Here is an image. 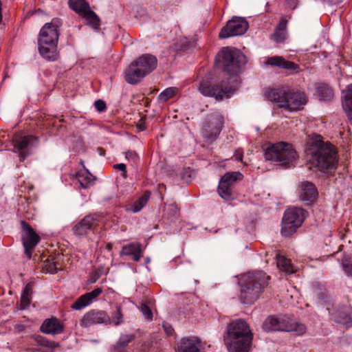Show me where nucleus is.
Wrapping results in <instances>:
<instances>
[{"label":"nucleus","mask_w":352,"mask_h":352,"mask_svg":"<svg viewBox=\"0 0 352 352\" xmlns=\"http://www.w3.org/2000/svg\"><path fill=\"white\" fill-rule=\"evenodd\" d=\"M164 189L166 190V186L164 184H159V190Z\"/></svg>","instance_id":"603ef678"},{"label":"nucleus","mask_w":352,"mask_h":352,"mask_svg":"<svg viewBox=\"0 0 352 352\" xmlns=\"http://www.w3.org/2000/svg\"><path fill=\"white\" fill-rule=\"evenodd\" d=\"M38 142V138L33 135H25L23 132L16 133L12 138L14 152L19 154L21 161L30 155V150Z\"/></svg>","instance_id":"f8f14e48"},{"label":"nucleus","mask_w":352,"mask_h":352,"mask_svg":"<svg viewBox=\"0 0 352 352\" xmlns=\"http://www.w3.org/2000/svg\"><path fill=\"white\" fill-rule=\"evenodd\" d=\"M21 238L24 248V252L28 258H31L33 250L41 241V237L25 221H21Z\"/></svg>","instance_id":"ddd939ff"},{"label":"nucleus","mask_w":352,"mask_h":352,"mask_svg":"<svg viewBox=\"0 0 352 352\" xmlns=\"http://www.w3.org/2000/svg\"><path fill=\"white\" fill-rule=\"evenodd\" d=\"M102 292L101 287H97L90 292H87L80 296L71 306L75 310H80L90 305L93 300Z\"/></svg>","instance_id":"412c9836"},{"label":"nucleus","mask_w":352,"mask_h":352,"mask_svg":"<svg viewBox=\"0 0 352 352\" xmlns=\"http://www.w3.org/2000/svg\"><path fill=\"white\" fill-rule=\"evenodd\" d=\"M101 216L98 214H89L82 218L73 227V232L76 236H82L87 234L89 232H94L101 219Z\"/></svg>","instance_id":"dca6fc26"},{"label":"nucleus","mask_w":352,"mask_h":352,"mask_svg":"<svg viewBox=\"0 0 352 352\" xmlns=\"http://www.w3.org/2000/svg\"><path fill=\"white\" fill-rule=\"evenodd\" d=\"M115 308V310L111 313V316H109V322H107V325L113 324L114 326H119L123 323L122 305L116 304Z\"/></svg>","instance_id":"f704fd0d"},{"label":"nucleus","mask_w":352,"mask_h":352,"mask_svg":"<svg viewBox=\"0 0 352 352\" xmlns=\"http://www.w3.org/2000/svg\"><path fill=\"white\" fill-rule=\"evenodd\" d=\"M107 248H108L109 249H110V248H111V245H107Z\"/></svg>","instance_id":"6e6d98bb"},{"label":"nucleus","mask_w":352,"mask_h":352,"mask_svg":"<svg viewBox=\"0 0 352 352\" xmlns=\"http://www.w3.org/2000/svg\"><path fill=\"white\" fill-rule=\"evenodd\" d=\"M109 322V316L102 310L91 309L87 312L80 321L82 327H89L96 324H105Z\"/></svg>","instance_id":"f3484780"},{"label":"nucleus","mask_w":352,"mask_h":352,"mask_svg":"<svg viewBox=\"0 0 352 352\" xmlns=\"http://www.w3.org/2000/svg\"><path fill=\"white\" fill-rule=\"evenodd\" d=\"M223 122V117L219 112L208 115L202 124L201 130L202 137L207 142H212L216 140L222 130Z\"/></svg>","instance_id":"9b49d317"},{"label":"nucleus","mask_w":352,"mask_h":352,"mask_svg":"<svg viewBox=\"0 0 352 352\" xmlns=\"http://www.w3.org/2000/svg\"><path fill=\"white\" fill-rule=\"evenodd\" d=\"M76 178L84 189L89 188L94 184L95 177L88 170L78 172Z\"/></svg>","instance_id":"2f4dec72"},{"label":"nucleus","mask_w":352,"mask_h":352,"mask_svg":"<svg viewBox=\"0 0 352 352\" xmlns=\"http://www.w3.org/2000/svg\"><path fill=\"white\" fill-rule=\"evenodd\" d=\"M193 174V170L190 167L184 168L181 172V178L186 182H189Z\"/></svg>","instance_id":"37998d69"},{"label":"nucleus","mask_w":352,"mask_h":352,"mask_svg":"<svg viewBox=\"0 0 352 352\" xmlns=\"http://www.w3.org/2000/svg\"><path fill=\"white\" fill-rule=\"evenodd\" d=\"M342 266L344 273L348 276L352 277V261L350 258H344L342 261Z\"/></svg>","instance_id":"79ce46f5"},{"label":"nucleus","mask_w":352,"mask_h":352,"mask_svg":"<svg viewBox=\"0 0 352 352\" xmlns=\"http://www.w3.org/2000/svg\"><path fill=\"white\" fill-rule=\"evenodd\" d=\"M243 174L239 171L228 172L224 174L218 185L217 190L219 196L227 201L234 199L232 194V185L236 182L243 179Z\"/></svg>","instance_id":"4468645a"},{"label":"nucleus","mask_w":352,"mask_h":352,"mask_svg":"<svg viewBox=\"0 0 352 352\" xmlns=\"http://www.w3.org/2000/svg\"><path fill=\"white\" fill-rule=\"evenodd\" d=\"M142 244L139 242L124 245L121 251V256H131L134 261H139L142 256Z\"/></svg>","instance_id":"393cba45"},{"label":"nucleus","mask_w":352,"mask_h":352,"mask_svg":"<svg viewBox=\"0 0 352 352\" xmlns=\"http://www.w3.org/2000/svg\"><path fill=\"white\" fill-rule=\"evenodd\" d=\"M199 91L206 97L214 98L217 100H222L225 96L234 91L228 80H221L217 83H212L207 80H202L199 82Z\"/></svg>","instance_id":"9d476101"},{"label":"nucleus","mask_w":352,"mask_h":352,"mask_svg":"<svg viewBox=\"0 0 352 352\" xmlns=\"http://www.w3.org/2000/svg\"><path fill=\"white\" fill-rule=\"evenodd\" d=\"M237 160L241 161L242 160V157H237Z\"/></svg>","instance_id":"864d4df0"},{"label":"nucleus","mask_w":352,"mask_h":352,"mask_svg":"<svg viewBox=\"0 0 352 352\" xmlns=\"http://www.w3.org/2000/svg\"><path fill=\"white\" fill-rule=\"evenodd\" d=\"M309 154L310 164L318 170L324 173L336 169L338 164L336 148L332 144L323 142L320 135L310 144Z\"/></svg>","instance_id":"7ed1b4c3"},{"label":"nucleus","mask_w":352,"mask_h":352,"mask_svg":"<svg viewBox=\"0 0 352 352\" xmlns=\"http://www.w3.org/2000/svg\"><path fill=\"white\" fill-rule=\"evenodd\" d=\"M252 340L253 333L245 320L236 319L228 324L223 341L229 352H249Z\"/></svg>","instance_id":"f257e3e1"},{"label":"nucleus","mask_w":352,"mask_h":352,"mask_svg":"<svg viewBox=\"0 0 352 352\" xmlns=\"http://www.w3.org/2000/svg\"><path fill=\"white\" fill-rule=\"evenodd\" d=\"M245 62V56L239 50L230 47H222L215 58L216 67L230 76L240 73Z\"/></svg>","instance_id":"423d86ee"},{"label":"nucleus","mask_w":352,"mask_h":352,"mask_svg":"<svg viewBox=\"0 0 352 352\" xmlns=\"http://www.w3.org/2000/svg\"><path fill=\"white\" fill-rule=\"evenodd\" d=\"M332 316L337 323L343 324L346 328L352 327V310L340 309Z\"/></svg>","instance_id":"cd10ccee"},{"label":"nucleus","mask_w":352,"mask_h":352,"mask_svg":"<svg viewBox=\"0 0 352 352\" xmlns=\"http://www.w3.org/2000/svg\"><path fill=\"white\" fill-rule=\"evenodd\" d=\"M134 338L135 336L133 334H122L117 342L126 349L129 344L134 340Z\"/></svg>","instance_id":"a19ab883"},{"label":"nucleus","mask_w":352,"mask_h":352,"mask_svg":"<svg viewBox=\"0 0 352 352\" xmlns=\"http://www.w3.org/2000/svg\"><path fill=\"white\" fill-rule=\"evenodd\" d=\"M248 28V23L245 19L234 16L229 20L226 25L221 29L219 37L227 38L231 36L243 34Z\"/></svg>","instance_id":"2eb2a0df"},{"label":"nucleus","mask_w":352,"mask_h":352,"mask_svg":"<svg viewBox=\"0 0 352 352\" xmlns=\"http://www.w3.org/2000/svg\"><path fill=\"white\" fill-rule=\"evenodd\" d=\"M330 5H337L341 3L343 0H327Z\"/></svg>","instance_id":"3c124183"},{"label":"nucleus","mask_w":352,"mask_h":352,"mask_svg":"<svg viewBox=\"0 0 352 352\" xmlns=\"http://www.w3.org/2000/svg\"><path fill=\"white\" fill-rule=\"evenodd\" d=\"M265 64L287 70L295 71L299 69V65L294 62L287 60L283 56H274L268 58L265 61Z\"/></svg>","instance_id":"b1692460"},{"label":"nucleus","mask_w":352,"mask_h":352,"mask_svg":"<svg viewBox=\"0 0 352 352\" xmlns=\"http://www.w3.org/2000/svg\"><path fill=\"white\" fill-rule=\"evenodd\" d=\"M134 62L137 65L143 69L147 74L153 71L157 64V58L150 54H144L137 58Z\"/></svg>","instance_id":"5701e85b"},{"label":"nucleus","mask_w":352,"mask_h":352,"mask_svg":"<svg viewBox=\"0 0 352 352\" xmlns=\"http://www.w3.org/2000/svg\"><path fill=\"white\" fill-rule=\"evenodd\" d=\"M139 309L142 314L144 318L148 321H152L153 318V312L151 308L146 302H142L139 307Z\"/></svg>","instance_id":"58836bf2"},{"label":"nucleus","mask_w":352,"mask_h":352,"mask_svg":"<svg viewBox=\"0 0 352 352\" xmlns=\"http://www.w3.org/2000/svg\"><path fill=\"white\" fill-rule=\"evenodd\" d=\"M307 212L301 208L287 210L282 220L281 234L288 236L296 232L303 223Z\"/></svg>","instance_id":"1a4fd4ad"},{"label":"nucleus","mask_w":352,"mask_h":352,"mask_svg":"<svg viewBox=\"0 0 352 352\" xmlns=\"http://www.w3.org/2000/svg\"><path fill=\"white\" fill-rule=\"evenodd\" d=\"M63 330L64 324L55 317L45 319L40 327V331L45 334L57 335Z\"/></svg>","instance_id":"aec40b11"},{"label":"nucleus","mask_w":352,"mask_h":352,"mask_svg":"<svg viewBox=\"0 0 352 352\" xmlns=\"http://www.w3.org/2000/svg\"><path fill=\"white\" fill-rule=\"evenodd\" d=\"M85 20V25L91 27L94 30L98 31L100 27L99 16L90 8L82 16Z\"/></svg>","instance_id":"c85d7f7f"},{"label":"nucleus","mask_w":352,"mask_h":352,"mask_svg":"<svg viewBox=\"0 0 352 352\" xmlns=\"http://www.w3.org/2000/svg\"><path fill=\"white\" fill-rule=\"evenodd\" d=\"M166 212L169 217L177 218L179 214V208L176 204L173 203L167 206Z\"/></svg>","instance_id":"ea45409f"},{"label":"nucleus","mask_w":352,"mask_h":352,"mask_svg":"<svg viewBox=\"0 0 352 352\" xmlns=\"http://www.w3.org/2000/svg\"><path fill=\"white\" fill-rule=\"evenodd\" d=\"M149 262H150V258H146V263H149Z\"/></svg>","instance_id":"5fc2aeb1"},{"label":"nucleus","mask_w":352,"mask_h":352,"mask_svg":"<svg viewBox=\"0 0 352 352\" xmlns=\"http://www.w3.org/2000/svg\"><path fill=\"white\" fill-rule=\"evenodd\" d=\"M111 352H126V349L116 342L111 349Z\"/></svg>","instance_id":"de8ad7c7"},{"label":"nucleus","mask_w":352,"mask_h":352,"mask_svg":"<svg viewBox=\"0 0 352 352\" xmlns=\"http://www.w3.org/2000/svg\"><path fill=\"white\" fill-rule=\"evenodd\" d=\"M201 341L196 336L183 338L177 344V352H200Z\"/></svg>","instance_id":"6ab92c4d"},{"label":"nucleus","mask_w":352,"mask_h":352,"mask_svg":"<svg viewBox=\"0 0 352 352\" xmlns=\"http://www.w3.org/2000/svg\"><path fill=\"white\" fill-rule=\"evenodd\" d=\"M33 339L36 343V345L39 346L38 351L40 352H54L56 348L60 346L58 342L49 340L47 338L41 335L34 336Z\"/></svg>","instance_id":"a878e982"},{"label":"nucleus","mask_w":352,"mask_h":352,"mask_svg":"<svg viewBox=\"0 0 352 352\" xmlns=\"http://www.w3.org/2000/svg\"><path fill=\"white\" fill-rule=\"evenodd\" d=\"M46 272L50 274H55L57 272V266L54 262H47L45 264Z\"/></svg>","instance_id":"c03bdc74"},{"label":"nucleus","mask_w":352,"mask_h":352,"mask_svg":"<svg viewBox=\"0 0 352 352\" xmlns=\"http://www.w3.org/2000/svg\"><path fill=\"white\" fill-rule=\"evenodd\" d=\"M287 21L284 17L281 18L270 38L278 43L285 42L287 38Z\"/></svg>","instance_id":"bb28decb"},{"label":"nucleus","mask_w":352,"mask_h":352,"mask_svg":"<svg viewBox=\"0 0 352 352\" xmlns=\"http://www.w3.org/2000/svg\"><path fill=\"white\" fill-rule=\"evenodd\" d=\"M94 106L98 112H104L107 109V105L102 100H97L94 102Z\"/></svg>","instance_id":"a18cd8bd"},{"label":"nucleus","mask_w":352,"mask_h":352,"mask_svg":"<svg viewBox=\"0 0 352 352\" xmlns=\"http://www.w3.org/2000/svg\"><path fill=\"white\" fill-rule=\"evenodd\" d=\"M263 329L265 332L285 331L294 332L297 336L303 335L307 330L305 324L294 322L287 315H270L264 320Z\"/></svg>","instance_id":"0eeeda50"},{"label":"nucleus","mask_w":352,"mask_h":352,"mask_svg":"<svg viewBox=\"0 0 352 352\" xmlns=\"http://www.w3.org/2000/svg\"><path fill=\"white\" fill-rule=\"evenodd\" d=\"M69 7L82 16L90 8L85 0H69Z\"/></svg>","instance_id":"72a5a7b5"},{"label":"nucleus","mask_w":352,"mask_h":352,"mask_svg":"<svg viewBox=\"0 0 352 352\" xmlns=\"http://www.w3.org/2000/svg\"><path fill=\"white\" fill-rule=\"evenodd\" d=\"M317 96L320 100L330 101L333 97L331 88L326 84H320L316 88Z\"/></svg>","instance_id":"e433bc0d"},{"label":"nucleus","mask_w":352,"mask_h":352,"mask_svg":"<svg viewBox=\"0 0 352 352\" xmlns=\"http://www.w3.org/2000/svg\"><path fill=\"white\" fill-rule=\"evenodd\" d=\"M265 95L270 101L279 103L280 107L292 111L301 109L307 102V98L303 92L294 91L285 87L270 89Z\"/></svg>","instance_id":"39448f33"},{"label":"nucleus","mask_w":352,"mask_h":352,"mask_svg":"<svg viewBox=\"0 0 352 352\" xmlns=\"http://www.w3.org/2000/svg\"><path fill=\"white\" fill-rule=\"evenodd\" d=\"M176 93L175 87H168L164 89L158 96V100L160 102H164L173 98Z\"/></svg>","instance_id":"4c0bfd02"},{"label":"nucleus","mask_w":352,"mask_h":352,"mask_svg":"<svg viewBox=\"0 0 352 352\" xmlns=\"http://www.w3.org/2000/svg\"><path fill=\"white\" fill-rule=\"evenodd\" d=\"M267 160L280 162L287 166L293 163L297 157V153L292 145L283 142H277L269 146L265 151Z\"/></svg>","instance_id":"6e6552de"},{"label":"nucleus","mask_w":352,"mask_h":352,"mask_svg":"<svg viewBox=\"0 0 352 352\" xmlns=\"http://www.w3.org/2000/svg\"><path fill=\"white\" fill-rule=\"evenodd\" d=\"M62 25L61 19L54 18L50 23H45L39 32L38 52L41 56L47 61L53 62L58 59V42Z\"/></svg>","instance_id":"f03ea898"},{"label":"nucleus","mask_w":352,"mask_h":352,"mask_svg":"<svg viewBox=\"0 0 352 352\" xmlns=\"http://www.w3.org/2000/svg\"><path fill=\"white\" fill-rule=\"evenodd\" d=\"M113 168L122 171V177L126 178V177H127L126 176V166L124 164L120 163V164H114Z\"/></svg>","instance_id":"49530a36"},{"label":"nucleus","mask_w":352,"mask_h":352,"mask_svg":"<svg viewBox=\"0 0 352 352\" xmlns=\"http://www.w3.org/2000/svg\"><path fill=\"white\" fill-rule=\"evenodd\" d=\"M298 196L301 201L311 204L317 199L318 192L314 184L304 181L299 184Z\"/></svg>","instance_id":"a211bd4d"},{"label":"nucleus","mask_w":352,"mask_h":352,"mask_svg":"<svg viewBox=\"0 0 352 352\" xmlns=\"http://www.w3.org/2000/svg\"><path fill=\"white\" fill-rule=\"evenodd\" d=\"M163 328L164 331L168 336H172L174 333V329L172 327V326L166 322L163 324Z\"/></svg>","instance_id":"09e8293b"},{"label":"nucleus","mask_w":352,"mask_h":352,"mask_svg":"<svg viewBox=\"0 0 352 352\" xmlns=\"http://www.w3.org/2000/svg\"><path fill=\"white\" fill-rule=\"evenodd\" d=\"M344 100L342 102L343 109L347 114L352 124V84L346 87L343 91Z\"/></svg>","instance_id":"7c9ffc66"},{"label":"nucleus","mask_w":352,"mask_h":352,"mask_svg":"<svg viewBox=\"0 0 352 352\" xmlns=\"http://www.w3.org/2000/svg\"><path fill=\"white\" fill-rule=\"evenodd\" d=\"M277 267L286 273H294L293 267L290 260L287 259L285 256L281 255L279 252L276 254Z\"/></svg>","instance_id":"c9c22d12"},{"label":"nucleus","mask_w":352,"mask_h":352,"mask_svg":"<svg viewBox=\"0 0 352 352\" xmlns=\"http://www.w3.org/2000/svg\"><path fill=\"white\" fill-rule=\"evenodd\" d=\"M146 75L148 74L133 61L125 71L124 78L128 83L135 85L140 82Z\"/></svg>","instance_id":"4be33fe9"},{"label":"nucleus","mask_w":352,"mask_h":352,"mask_svg":"<svg viewBox=\"0 0 352 352\" xmlns=\"http://www.w3.org/2000/svg\"><path fill=\"white\" fill-rule=\"evenodd\" d=\"M125 157L127 160L135 161L138 159V155L135 151H128L125 152Z\"/></svg>","instance_id":"8fccbe9b"},{"label":"nucleus","mask_w":352,"mask_h":352,"mask_svg":"<svg viewBox=\"0 0 352 352\" xmlns=\"http://www.w3.org/2000/svg\"><path fill=\"white\" fill-rule=\"evenodd\" d=\"M33 286L34 283L30 282L26 284L23 289L20 300V306L21 309H25L30 305Z\"/></svg>","instance_id":"473e14b6"},{"label":"nucleus","mask_w":352,"mask_h":352,"mask_svg":"<svg viewBox=\"0 0 352 352\" xmlns=\"http://www.w3.org/2000/svg\"><path fill=\"white\" fill-rule=\"evenodd\" d=\"M270 276L263 271L248 272L239 281V299L242 304L252 305L256 301L267 286Z\"/></svg>","instance_id":"20e7f679"},{"label":"nucleus","mask_w":352,"mask_h":352,"mask_svg":"<svg viewBox=\"0 0 352 352\" xmlns=\"http://www.w3.org/2000/svg\"><path fill=\"white\" fill-rule=\"evenodd\" d=\"M151 194L149 190H146L141 197L132 204L127 206L126 210L131 211L133 213L140 212L146 205L150 199Z\"/></svg>","instance_id":"c756f323"}]
</instances>
